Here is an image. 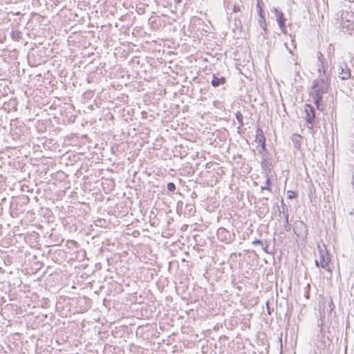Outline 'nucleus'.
Returning a JSON list of instances; mask_svg holds the SVG:
<instances>
[{
  "label": "nucleus",
  "mask_w": 354,
  "mask_h": 354,
  "mask_svg": "<svg viewBox=\"0 0 354 354\" xmlns=\"http://www.w3.org/2000/svg\"><path fill=\"white\" fill-rule=\"evenodd\" d=\"M318 72L320 75L317 79L313 81L312 95L314 102L319 109V104L322 100V95L327 93L330 83L328 77L325 75L322 62L318 65Z\"/></svg>",
  "instance_id": "f257e3e1"
},
{
  "label": "nucleus",
  "mask_w": 354,
  "mask_h": 354,
  "mask_svg": "<svg viewBox=\"0 0 354 354\" xmlns=\"http://www.w3.org/2000/svg\"><path fill=\"white\" fill-rule=\"evenodd\" d=\"M319 260L320 262V267L328 271H330L328 263L330 262V257L325 245L323 247L319 246Z\"/></svg>",
  "instance_id": "f03ea898"
},
{
  "label": "nucleus",
  "mask_w": 354,
  "mask_h": 354,
  "mask_svg": "<svg viewBox=\"0 0 354 354\" xmlns=\"http://www.w3.org/2000/svg\"><path fill=\"white\" fill-rule=\"evenodd\" d=\"M305 113H306V120L308 124L311 125V127L313 126L314 120L315 118V113L314 108L309 104H306L305 107Z\"/></svg>",
  "instance_id": "7ed1b4c3"
},
{
  "label": "nucleus",
  "mask_w": 354,
  "mask_h": 354,
  "mask_svg": "<svg viewBox=\"0 0 354 354\" xmlns=\"http://www.w3.org/2000/svg\"><path fill=\"white\" fill-rule=\"evenodd\" d=\"M338 74L342 80H348L351 77V70L346 64H341L338 66Z\"/></svg>",
  "instance_id": "20e7f679"
},
{
  "label": "nucleus",
  "mask_w": 354,
  "mask_h": 354,
  "mask_svg": "<svg viewBox=\"0 0 354 354\" xmlns=\"http://www.w3.org/2000/svg\"><path fill=\"white\" fill-rule=\"evenodd\" d=\"M275 13V17L277 18V21L278 22V24L283 32H286V25H285V21L286 19L283 17V14L282 12L278 10L277 9L274 8V10Z\"/></svg>",
  "instance_id": "39448f33"
},
{
  "label": "nucleus",
  "mask_w": 354,
  "mask_h": 354,
  "mask_svg": "<svg viewBox=\"0 0 354 354\" xmlns=\"http://www.w3.org/2000/svg\"><path fill=\"white\" fill-rule=\"evenodd\" d=\"M256 142L263 148L265 147L266 138L264 137L263 131L260 129H257L256 131Z\"/></svg>",
  "instance_id": "423d86ee"
},
{
  "label": "nucleus",
  "mask_w": 354,
  "mask_h": 354,
  "mask_svg": "<svg viewBox=\"0 0 354 354\" xmlns=\"http://www.w3.org/2000/svg\"><path fill=\"white\" fill-rule=\"evenodd\" d=\"M225 82V78L224 77H218L215 75L212 77L211 84L214 87H217Z\"/></svg>",
  "instance_id": "0eeeda50"
},
{
  "label": "nucleus",
  "mask_w": 354,
  "mask_h": 354,
  "mask_svg": "<svg viewBox=\"0 0 354 354\" xmlns=\"http://www.w3.org/2000/svg\"><path fill=\"white\" fill-rule=\"evenodd\" d=\"M291 140L294 144V147L295 149H299L301 146V141L302 140V138L300 135L298 134H293L292 136Z\"/></svg>",
  "instance_id": "6e6552de"
},
{
  "label": "nucleus",
  "mask_w": 354,
  "mask_h": 354,
  "mask_svg": "<svg viewBox=\"0 0 354 354\" xmlns=\"http://www.w3.org/2000/svg\"><path fill=\"white\" fill-rule=\"evenodd\" d=\"M259 23L260 26L264 30H266V19H265L264 17H263V15H261V9H260V17H259Z\"/></svg>",
  "instance_id": "1a4fd4ad"
},
{
  "label": "nucleus",
  "mask_w": 354,
  "mask_h": 354,
  "mask_svg": "<svg viewBox=\"0 0 354 354\" xmlns=\"http://www.w3.org/2000/svg\"><path fill=\"white\" fill-rule=\"evenodd\" d=\"M281 214H283V216L285 220H287L288 219V207L283 204L282 205V211H281Z\"/></svg>",
  "instance_id": "9d476101"
},
{
  "label": "nucleus",
  "mask_w": 354,
  "mask_h": 354,
  "mask_svg": "<svg viewBox=\"0 0 354 354\" xmlns=\"http://www.w3.org/2000/svg\"><path fill=\"white\" fill-rule=\"evenodd\" d=\"M283 227L286 232H289L291 229V225L289 223L288 219L285 220Z\"/></svg>",
  "instance_id": "9b49d317"
},
{
  "label": "nucleus",
  "mask_w": 354,
  "mask_h": 354,
  "mask_svg": "<svg viewBox=\"0 0 354 354\" xmlns=\"http://www.w3.org/2000/svg\"><path fill=\"white\" fill-rule=\"evenodd\" d=\"M287 194H288V199H292L297 196L296 192H295L294 191H291V190H288L287 192Z\"/></svg>",
  "instance_id": "f8f14e48"
},
{
  "label": "nucleus",
  "mask_w": 354,
  "mask_h": 354,
  "mask_svg": "<svg viewBox=\"0 0 354 354\" xmlns=\"http://www.w3.org/2000/svg\"><path fill=\"white\" fill-rule=\"evenodd\" d=\"M167 189L170 192H174L176 189V185L173 183H169L167 184Z\"/></svg>",
  "instance_id": "ddd939ff"
},
{
  "label": "nucleus",
  "mask_w": 354,
  "mask_h": 354,
  "mask_svg": "<svg viewBox=\"0 0 354 354\" xmlns=\"http://www.w3.org/2000/svg\"><path fill=\"white\" fill-rule=\"evenodd\" d=\"M296 227L297 228L299 227L300 229H305L306 225L303 221H299V222L296 223Z\"/></svg>",
  "instance_id": "4468645a"
},
{
  "label": "nucleus",
  "mask_w": 354,
  "mask_h": 354,
  "mask_svg": "<svg viewBox=\"0 0 354 354\" xmlns=\"http://www.w3.org/2000/svg\"><path fill=\"white\" fill-rule=\"evenodd\" d=\"M238 11H240L239 6H234V8H233V12H238Z\"/></svg>",
  "instance_id": "2eb2a0df"
},
{
  "label": "nucleus",
  "mask_w": 354,
  "mask_h": 354,
  "mask_svg": "<svg viewBox=\"0 0 354 354\" xmlns=\"http://www.w3.org/2000/svg\"><path fill=\"white\" fill-rule=\"evenodd\" d=\"M261 189L262 190H264V189H267L268 191H271V189L270 188V187L267 186V185H265V186H262L261 187Z\"/></svg>",
  "instance_id": "dca6fc26"
},
{
  "label": "nucleus",
  "mask_w": 354,
  "mask_h": 354,
  "mask_svg": "<svg viewBox=\"0 0 354 354\" xmlns=\"http://www.w3.org/2000/svg\"><path fill=\"white\" fill-rule=\"evenodd\" d=\"M253 244H262V242L260 240L255 239L253 242Z\"/></svg>",
  "instance_id": "f3484780"
},
{
  "label": "nucleus",
  "mask_w": 354,
  "mask_h": 354,
  "mask_svg": "<svg viewBox=\"0 0 354 354\" xmlns=\"http://www.w3.org/2000/svg\"><path fill=\"white\" fill-rule=\"evenodd\" d=\"M236 118L239 121L242 119V115L239 112L236 114Z\"/></svg>",
  "instance_id": "a211bd4d"
},
{
  "label": "nucleus",
  "mask_w": 354,
  "mask_h": 354,
  "mask_svg": "<svg viewBox=\"0 0 354 354\" xmlns=\"http://www.w3.org/2000/svg\"><path fill=\"white\" fill-rule=\"evenodd\" d=\"M315 263L316 266H317V267H319V266H320V262H319V260L316 259V260L315 261Z\"/></svg>",
  "instance_id": "6ab92c4d"
},
{
  "label": "nucleus",
  "mask_w": 354,
  "mask_h": 354,
  "mask_svg": "<svg viewBox=\"0 0 354 354\" xmlns=\"http://www.w3.org/2000/svg\"><path fill=\"white\" fill-rule=\"evenodd\" d=\"M270 183V180L269 178H267L266 181V185L269 187Z\"/></svg>",
  "instance_id": "aec40b11"
},
{
  "label": "nucleus",
  "mask_w": 354,
  "mask_h": 354,
  "mask_svg": "<svg viewBox=\"0 0 354 354\" xmlns=\"http://www.w3.org/2000/svg\"><path fill=\"white\" fill-rule=\"evenodd\" d=\"M318 55H319L318 58H319V59H320L321 57H322V54L321 53H319Z\"/></svg>",
  "instance_id": "412c9836"
},
{
  "label": "nucleus",
  "mask_w": 354,
  "mask_h": 354,
  "mask_svg": "<svg viewBox=\"0 0 354 354\" xmlns=\"http://www.w3.org/2000/svg\"><path fill=\"white\" fill-rule=\"evenodd\" d=\"M288 51L290 52V53H291V54L292 53V50H291V49H288Z\"/></svg>",
  "instance_id": "4be33fe9"
},
{
  "label": "nucleus",
  "mask_w": 354,
  "mask_h": 354,
  "mask_svg": "<svg viewBox=\"0 0 354 354\" xmlns=\"http://www.w3.org/2000/svg\"><path fill=\"white\" fill-rule=\"evenodd\" d=\"M286 48H288V46H287V44H285Z\"/></svg>",
  "instance_id": "5701e85b"
},
{
  "label": "nucleus",
  "mask_w": 354,
  "mask_h": 354,
  "mask_svg": "<svg viewBox=\"0 0 354 354\" xmlns=\"http://www.w3.org/2000/svg\"><path fill=\"white\" fill-rule=\"evenodd\" d=\"M286 48H288V46H287V44H285Z\"/></svg>",
  "instance_id": "b1692460"
},
{
  "label": "nucleus",
  "mask_w": 354,
  "mask_h": 354,
  "mask_svg": "<svg viewBox=\"0 0 354 354\" xmlns=\"http://www.w3.org/2000/svg\"><path fill=\"white\" fill-rule=\"evenodd\" d=\"M286 48H288V46H287V44H285Z\"/></svg>",
  "instance_id": "393cba45"
}]
</instances>
